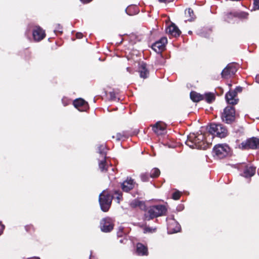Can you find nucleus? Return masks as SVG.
Segmentation results:
<instances>
[{"label":"nucleus","mask_w":259,"mask_h":259,"mask_svg":"<svg viewBox=\"0 0 259 259\" xmlns=\"http://www.w3.org/2000/svg\"><path fill=\"white\" fill-rule=\"evenodd\" d=\"M209 144L207 138L202 134H190L186 141V144L190 148L200 149H206Z\"/></svg>","instance_id":"obj_1"},{"label":"nucleus","mask_w":259,"mask_h":259,"mask_svg":"<svg viewBox=\"0 0 259 259\" xmlns=\"http://www.w3.org/2000/svg\"><path fill=\"white\" fill-rule=\"evenodd\" d=\"M167 209L164 205H155L148 208L147 213L145 214L146 219L150 220L154 218L165 215Z\"/></svg>","instance_id":"obj_2"},{"label":"nucleus","mask_w":259,"mask_h":259,"mask_svg":"<svg viewBox=\"0 0 259 259\" xmlns=\"http://www.w3.org/2000/svg\"><path fill=\"white\" fill-rule=\"evenodd\" d=\"M208 131L209 134L208 137H210L211 138H213V136H217L222 138L225 137L227 135V129L221 124H210Z\"/></svg>","instance_id":"obj_3"},{"label":"nucleus","mask_w":259,"mask_h":259,"mask_svg":"<svg viewBox=\"0 0 259 259\" xmlns=\"http://www.w3.org/2000/svg\"><path fill=\"white\" fill-rule=\"evenodd\" d=\"M112 196L107 191H104L99 196V203L101 209L107 211L111 204Z\"/></svg>","instance_id":"obj_4"},{"label":"nucleus","mask_w":259,"mask_h":259,"mask_svg":"<svg viewBox=\"0 0 259 259\" xmlns=\"http://www.w3.org/2000/svg\"><path fill=\"white\" fill-rule=\"evenodd\" d=\"M230 151V148L226 144H218L213 149V152L218 158H222L226 156Z\"/></svg>","instance_id":"obj_5"},{"label":"nucleus","mask_w":259,"mask_h":259,"mask_svg":"<svg viewBox=\"0 0 259 259\" xmlns=\"http://www.w3.org/2000/svg\"><path fill=\"white\" fill-rule=\"evenodd\" d=\"M222 120L227 123H231L235 119V109L232 106L226 107L222 115Z\"/></svg>","instance_id":"obj_6"},{"label":"nucleus","mask_w":259,"mask_h":259,"mask_svg":"<svg viewBox=\"0 0 259 259\" xmlns=\"http://www.w3.org/2000/svg\"><path fill=\"white\" fill-rule=\"evenodd\" d=\"M242 149H256L259 148V139L252 138L242 142L239 145Z\"/></svg>","instance_id":"obj_7"},{"label":"nucleus","mask_w":259,"mask_h":259,"mask_svg":"<svg viewBox=\"0 0 259 259\" xmlns=\"http://www.w3.org/2000/svg\"><path fill=\"white\" fill-rule=\"evenodd\" d=\"M100 228L104 232H109L113 228V224L110 218L103 219L100 222Z\"/></svg>","instance_id":"obj_8"},{"label":"nucleus","mask_w":259,"mask_h":259,"mask_svg":"<svg viewBox=\"0 0 259 259\" xmlns=\"http://www.w3.org/2000/svg\"><path fill=\"white\" fill-rule=\"evenodd\" d=\"M33 37L35 41H39L43 39L46 36V33L39 26H35L33 30Z\"/></svg>","instance_id":"obj_9"},{"label":"nucleus","mask_w":259,"mask_h":259,"mask_svg":"<svg viewBox=\"0 0 259 259\" xmlns=\"http://www.w3.org/2000/svg\"><path fill=\"white\" fill-rule=\"evenodd\" d=\"M237 71V68L234 64H230L222 72V76L224 78H228V77L233 75Z\"/></svg>","instance_id":"obj_10"},{"label":"nucleus","mask_w":259,"mask_h":259,"mask_svg":"<svg viewBox=\"0 0 259 259\" xmlns=\"http://www.w3.org/2000/svg\"><path fill=\"white\" fill-rule=\"evenodd\" d=\"M166 37H163L159 40L156 41L152 46V49L156 52H161L164 50L165 45L167 44Z\"/></svg>","instance_id":"obj_11"},{"label":"nucleus","mask_w":259,"mask_h":259,"mask_svg":"<svg viewBox=\"0 0 259 259\" xmlns=\"http://www.w3.org/2000/svg\"><path fill=\"white\" fill-rule=\"evenodd\" d=\"M154 132L157 135L165 134L166 131V124L161 121L157 122L152 127Z\"/></svg>","instance_id":"obj_12"},{"label":"nucleus","mask_w":259,"mask_h":259,"mask_svg":"<svg viewBox=\"0 0 259 259\" xmlns=\"http://www.w3.org/2000/svg\"><path fill=\"white\" fill-rule=\"evenodd\" d=\"M73 104L75 107L80 111H86L88 108V103L82 99H78L74 100Z\"/></svg>","instance_id":"obj_13"},{"label":"nucleus","mask_w":259,"mask_h":259,"mask_svg":"<svg viewBox=\"0 0 259 259\" xmlns=\"http://www.w3.org/2000/svg\"><path fill=\"white\" fill-rule=\"evenodd\" d=\"M135 186V182L133 180L131 179H127L125 181H124L122 185L121 188L123 191L128 192Z\"/></svg>","instance_id":"obj_14"},{"label":"nucleus","mask_w":259,"mask_h":259,"mask_svg":"<svg viewBox=\"0 0 259 259\" xmlns=\"http://www.w3.org/2000/svg\"><path fill=\"white\" fill-rule=\"evenodd\" d=\"M236 92L230 91L226 95L227 101L230 104H236L237 103L238 99L235 98Z\"/></svg>","instance_id":"obj_15"},{"label":"nucleus","mask_w":259,"mask_h":259,"mask_svg":"<svg viewBox=\"0 0 259 259\" xmlns=\"http://www.w3.org/2000/svg\"><path fill=\"white\" fill-rule=\"evenodd\" d=\"M166 32L174 36H179L180 33L179 29L174 23L170 24L166 28Z\"/></svg>","instance_id":"obj_16"},{"label":"nucleus","mask_w":259,"mask_h":259,"mask_svg":"<svg viewBox=\"0 0 259 259\" xmlns=\"http://www.w3.org/2000/svg\"><path fill=\"white\" fill-rule=\"evenodd\" d=\"M126 14L129 16H133L139 12V7L136 5L128 6L125 10Z\"/></svg>","instance_id":"obj_17"},{"label":"nucleus","mask_w":259,"mask_h":259,"mask_svg":"<svg viewBox=\"0 0 259 259\" xmlns=\"http://www.w3.org/2000/svg\"><path fill=\"white\" fill-rule=\"evenodd\" d=\"M168 233L172 234L180 231V226L177 222L174 221L172 224L169 225L167 228Z\"/></svg>","instance_id":"obj_18"},{"label":"nucleus","mask_w":259,"mask_h":259,"mask_svg":"<svg viewBox=\"0 0 259 259\" xmlns=\"http://www.w3.org/2000/svg\"><path fill=\"white\" fill-rule=\"evenodd\" d=\"M137 252L139 255H144L147 254V248L141 243L137 245Z\"/></svg>","instance_id":"obj_19"},{"label":"nucleus","mask_w":259,"mask_h":259,"mask_svg":"<svg viewBox=\"0 0 259 259\" xmlns=\"http://www.w3.org/2000/svg\"><path fill=\"white\" fill-rule=\"evenodd\" d=\"M190 98L194 102H198L203 99V96L195 92H192L190 93Z\"/></svg>","instance_id":"obj_20"},{"label":"nucleus","mask_w":259,"mask_h":259,"mask_svg":"<svg viewBox=\"0 0 259 259\" xmlns=\"http://www.w3.org/2000/svg\"><path fill=\"white\" fill-rule=\"evenodd\" d=\"M255 172V168L250 166L247 167L244 171V176L245 177H250L254 175Z\"/></svg>","instance_id":"obj_21"},{"label":"nucleus","mask_w":259,"mask_h":259,"mask_svg":"<svg viewBox=\"0 0 259 259\" xmlns=\"http://www.w3.org/2000/svg\"><path fill=\"white\" fill-rule=\"evenodd\" d=\"M140 76L144 78H145L147 77L148 75V71L146 68V65L144 63H142L140 65Z\"/></svg>","instance_id":"obj_22"},{"label":"nucleus","mask_w":259,"mask_h":259,"mask_svg":"<svg viewBox=\"0 0 259 259\" xmlns=\"http://www.w3.org/2000/svg\"><path fill=\"white\" fill-rule=\"evenodd\" d=\"M130 205L133 208L139 207L141 208H143L145 207L144 203L142 201H139L138 199H135L133 201H132L130 204Z\"/></svg>","instance_id":"obj_23"},{"label":"nucleus","mask_w":259,"mask_h":259,"mask_svg":"<svg viewBox=\"0 0 259 259\" xmlns=\"http://www.w3.org/2000/svg\"><path fill=\"white\" fill-rule=\"evenodd\" d=\"M98 151L101 155V158H103L104 159L106 158V147L104 145H100L98 147Z\"/></svg>","instance_id":"obj_24"},{"label":"nucleus","mask_w":259,"mask_h":259,"mask_svg":"<svg viewBox=\"0 0 259 259\" xmlns=\"http://www.w3.org/2000/svg\"><path fill=\"white\" fill-rule=\"evenodd\" d=\"M106 158L104 159L103 158H101L99 160V166L100 170L102 171H104L107 170V166L106 164Z\"/></svg>","instance_id":"obj_25"},{"label":"nucleus","mask_w":259,"mask_h":259,"mask_svg":"<svg viewBox=\"0 0 259 259\" xmlns=\"http://www.w3.org/2000/svg\"><path fill=\"white\" fill-rule=\"evenodd\" d=\"M203 96V99H205L208 103H211L214 100V95L212 93H206Z\"/></svg>","instance_id":"obj_26"},{"label":"nucleus","mask_w":259,"mask_h":259,"mask_svg":"<svg viewBox=\"0 0 259 259\" xmlns=\"http://www.w3.org/2000/svg\"><path fill=\"white\" fill-rule=\"evenodd\" d=\"M160 170L157 168H154L152 169L150 173V177L151 178H156L160 175Z\"/></svg>","instance_id":"obj_27"},{"label":"nucleus","mask_w":259,"mask_h":259,"mask_svg":"<svg viewBox=\"0 0 259 259\" xmlns=\"http://www.w3.org/2000/svg\"><path fill=\"white\" fill-rule=\"evenodd\" d=\"M185 14L188 16H193L194 15V12L191 8L186 9L185 11Z\"/></svg>","instance_id":"obj_28"},{"label":"nucleus","mask_w":259,"mask_h":259,"mask_svg":"<svg viewBox=\"0 0 259 259\" xmlns=\"http://www.w3.org/2000/svg\"><path fill=\"white\" fill-rule=\"evenodd\" d=\"M141 178L143 182H146L149 180V176L147 173H143L141 175Z\"/></svg>","instance_id":"obj_29"},{"label":"nucleus","mask_w":259,"mask_h":259,"mask_svg":"<svg viewBox=\"0 0 259 259\" xmlns=\"http://www.w3.org/2000/svg\"><path fill=\"white\" fill-rule=\"evenodd\" d=\"M229 14L232 16H245L244 12H231Z\"/></svg>","instance_id":"obj_30"},{"label":"nucleus","mask_w":259,"mask_h":259,"mask_svg":"<svg viewBox=\"0 0 259 259\" xmlns=\"http://www.w3.org/2000/svg\"><path fill=\"white\" fill-rule=\"evenodd\" d=\"M253 9L254 10H259V0H253Z\"/></svg>","instance_id":"obj_31"},{"label":"nucleus","mask_w":259,"mask_h":259,"mask_svg":"<svg viewBox=\"0 0 259 259\" xmlns=\"http://www.w3.org/2000/svg\"><path fill=\"white\" fill-rule=\"evenodd\" d=\"M180 194L179 192H175L172 195V198L175 200H178L180 198Z\"/></svg>","instance_id":"obj_32"},{"label":"nucleus","mask_w":259,"mask_h":259,"mask_svg":"<svg viewBox=\"0 0 259 259\" xmlns=\"http://www.w3.org/2000/svg\"><path fill=\"white\" fill-rule=\"evenodd\" d=\"M155 229H152L149 227H145L144 229V233H147V232H153L155 231Z\"/></svg>","instance_id":"obj_33"},{"label":"nucleus","mask_w":259,"mask_h":259,"mask_svg":"<svg viewBox=\"0 0 259 259\" xmlns=\"http://www.w3.org/2000/svg\"><path fill=\"white\" fill-rule=\"evenodd\" d=\"M174 1V0H158V1L160 3H170V2H173Z\"/></svg>","instance_id":"obj_34"},{"label":"nucleus","mask_w":259,"mask_h":259,"mask_svg":"<svg viewBox=\"0 0 259 259\" xmlns=\"http://www.w3.org/2000/svg\"><path fill=\"white\" fill-rule=\"evenodd\" d=\"M234 91L236 92V95L238 92H241L242 91V88L239 87H237L235 89V90Z\"/></svg>","instance_id":"obj_35"},{"label":"nucleus","mask_w":259,"mask_h":259,"mask_svg":"<svg viewBox=\"0 0 259 259\" xmlns=\"http://www.w3.org/2000/svg\"><path fill=\"white\" fill-rule=\"evenodd\" d=\"M76 37L77 38H81L82 37V34L81 33H77L76 34Z\"/></svg>","instance_id":"obj_36"},{"label":"nucleus","mask_w":259,"mask_h":259,"mask_svg":"<svg viewBox=\"0 0 259 259\" xmlns=\"http://www.w3.org/2000/svg\"><path fill=\"white\" fill-rule=\"evenodd\" d=\"M93 0H80L84 4H88L91 2Z\"/></svg>","instance_id":"obj_37"},{"label":"nucleus","mask_w":259,"mask_h":259,"mask_svg":"<svg viewBox=\"0 0 259 259\" xmlns=\"http://www.w3.org/2000/svg\"><path fill=\"white\" fill-rule=\"evenodd\" d=\"M4 229V226L3 225L0 224V235L2 234Z\"/></svg>","instance_id":"obj_38"},{"label":"nucleus","mask_w":259,"mask_h":259,"mask_svg":"<svg viewBox=\"0 0 259 259\" xmlns=\"http://www.w3.org/2000/svg\"><path fill=\"white\" fill-rule=\"evenodd\" d=\"M121 198V195L120 194H118V196L116 197V199L117 200V203H119Z\"/></svg>","instance_id":"obj_39"},{"label":"nucleus","mask_w":259,"mask_h":259,"mask_svg":"<svg viewBox=\"0 0 259 259\" xmlns=\"http://www.w3.org/2000/svg\"><path fill=\"white\" fill-rule=\"evenodd\" d=\"M126 69H127V70L128 71L130 72V68L127 67V68H126Z\"/></svg>","instance_id":"obj_40"},{"label":"nucleus","mask_w":259,"mask_h":259,"mask_svg":"<svg viewBox=\"0 0 259 259\" xmlns=\"http://www.w3.org/2000/svg\"><path fill=\"white\" fill-rule=\"evenodd\" d=\"M160 16L164 17V16H167L166 15H165V14H162V15H161Z\"/></svg>","instance_id":"obj_41"},{"label":"nucleus","mask_w":259,"mask_h":259,"mask_svg":"<svg viewBox=\"0 0 259 259\" xmlns=\"http://www.w3.org/2000/svg\"><path fill=\"white\" fill-rule=\"evenodd\" d=\"M32 259H39V258H38V257H34V258H32Z\"/></svg>","instance_id":"obj_42"}]
</instances>
